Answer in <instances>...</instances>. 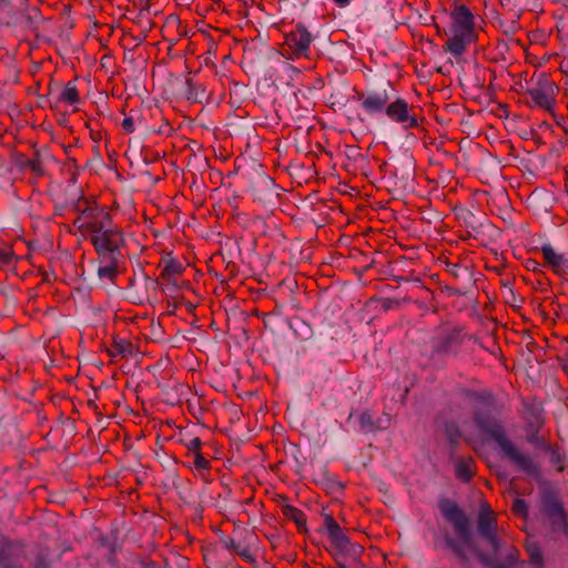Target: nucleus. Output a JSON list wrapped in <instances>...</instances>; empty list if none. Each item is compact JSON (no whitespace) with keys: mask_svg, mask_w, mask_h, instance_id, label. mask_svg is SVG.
Segmentation results:
<instances>
[{"mask_svg":"<svg viewBox=\"0 0 568 568\" xmlns=\"http://www.w3.org/2000/svg\"><path fill=\"white\" fill-rule=\"evenodd\" d=\"M74 225L89 235L98 257L123 256L121 248L125 243L124 234L113 223L109 213L95 207H87L74 220Z\"/></svg>","mask_w":568,"mask_h":568,"instance_id":"nucleus-1","label":"nucleus"},{"mask_svg":"<svg viewBox=\"0 0 568 568\" xmlns=\"http://www.w3.org/2000/svg\"><path fill=\"white\" fill-rule=\"evenodd\" d=\"M475 422L481 432L495 440L499 455L504 459L513 464L517 470L534 478L539 477V465L534 457L510 440L504 428L490 414L478 412L475 415Z\"/></svg>","mask_w":568,"mask_h":568,"instance_id":"nucleus-2","label":"nucleus"},{"mask_svg":"<svg viewBox=\"0 0 568 568\" xmlns=\"http://www.w3.org/2000/svg\"><path fill=\"white\" fill-rule=\"evenodd\" d=\"M474 40V20L471 12L460 6L452 13V36L446 42L447 50L458 57Z\"/></svg>","mask_w":568,"mask_h":568,"instance_id":"nucleus-3","label":"nucleus"},{"mask_svg":"<svg viewBox=\"0 0 568 568\" xmlns=\"http://www.w3.org/2000/svg\"><path fill=\"white\" fill-rule=\"evenodd\" d=\"M440 510L444 517L454 526L455 531L460 539V541L450 540L449 546L463 561H466L467 557L464 547L467 546L475 550L471 541L469 520L464 511L452 501L443 503L440 505Z\"/></svg>","mask_w":568,"mask_h":568,"instance_id":"nucleus-4","label":"nucleus"},{"mask_svg":"<svg viewBox=\"0 0 568 568\" xmlns=\"http://www.w3.org/2000/svg\"><path fill=\"white\" fill-rule=\"evenodd\" d=\"M557 91V85L545 73L532 77L526 89L534 104L547 111L552 110Z\"/></svg>","mask_w":568,"mask_h":568,"instance_id":"nucleus-5","label":"nucleus"},{"mask_svg":"<svg viewBox=\"0 0 568 568\" xmlns=\"http://www.w3.org/2000/svg\"><path fill=\"white\" fill-rule=\"evenodd\" d=\"M415 110L416 106L409 104L405 99L396 98L394 101H389L385 115L389 121L399 124L403 130L407 131L419 125Z\"/></svg>","mask_w":568,"mask_h":568,"instance_id":"nucleus-6","label":"nucleus"},{"mask_svg":"<svg viewBox=\"0 0 568 568\" xmlns=\"http://www.w3.org/2000/svg\"><path fill=\"white\" fill-rule=\"evenodd\" d=\"M478 534L490 545L494 551L500 549L501 541L497 536V521L487 504H483L479 509Z\"/></svg>","mask_w":568,"mask_h":568,"instance_id":"nucleus-7","label":"nucleus"},{"mask_svg":"<svg viewBox=\"0 0 568 568\" xmlns=\"http://www.w3.org/2000/svg\"><path fill=\"white\" fill-rule=\"evenodd\" d=\"M362 109L369 115L377 113H386V109L390 101L386 90L369 91L358 95Z\"/></svg>","mask_w":568,"mask_h":568,"instance_id":"nucleus-8","label":"nucleus"},{"mask_svg":"<svg viewBox=\"0 0 568 568\" xmlns=\"http://www.w3.org/2000/svg\"><path fill=\"white\" fill-rule=\"evenodd\" d=\"M312 42V36L303 26H297L286 36L285 45L295 58L306 57Z\"/></svg>","mask_w":568,"mask_h":568,"instance_id":"nucleus-9","label":"nucleus"},{"mask_svg":"<svg viewBox=\"0 0 568 568\" xmlns=\"http://www.w3.org/2000/svg\"><path fill=\"white\" fill-rule=\"evenodd\" d=\"M540 251L544 260L556 274L568 275V257L565 254L558 253L550 244H544Z\"/></svg>","mask_w":568,"mask_h":568,"instance_id":"nucleus-10","label":"nucleus"},{"mask_svg":"<svg viewBox=\"0 0 568 568\" xmlns=\"http://www.w3.org/2000/svg\"><path fill=\"white\" fill-rule=\"evenodd\" d=\"M463 343L462 331L454 328L440 337L435 345L436 352L443 354H456Z\"/></svg>","mask_w":568,"mask_h":568,"instance_id":"nucleus-11","label":"nucleus"},{"mask_svg":"<svg viewBox=\"0 0 568 568\" xmlns=\"http://www.w3.org/2000/svg\"><path fill=\"white\" fill-rule=\"evenodd\" d=\"M324 526L329 540L332 541L336 549L346 547L348 545L349 538L344 534L341 526L331 515H325Z\"/></svg>","mask_w":568,"mask_h":568,"instance_id":"nucleus-12","label":"nucleus"},{"mask_svg":"<svg viewBox=\"0 0 568 568\" xmlns=\"http://www.w3.org/2000/svg\"><path fill=\"white\" fill-rule=\"evenodd\" d=\"M123 256H105L99 257L100 266L98 267V275L100 278L113 280L119 270V264Z\"/></svg>","mask_w":568,"mask_h":568,"instance_id":"nucleus-13","label":"nucleus"},{"mask_svg":"<svg viewBox=\"0 0 568 568\" xmlns=\"http://www.w3.org/2000/svg\"><path fill=\"white\" fill-rule=\"evenodd\" d=\"M544 511L550 517L555 524L565 525V511L562 505L554 497L544 499Z\"/></svg>","mask_w":568,"mask_h":568,"instance_id":"nucleus-14","label":"nucleus"},{"mask_svg":"<svg viewBox=\"0 0 568 568\" xmlns=\"http://www.w3.org/2000/svg\"><path fill=\"white\" fill-rule=\"evenodd\" d=\"M182 271V265L176 261H169L165 263L161 276L169 285L178 287L176 275Z\"/></svg>","mask_w":568,"mask_h":568,"instance_id":"nucleus-15","label":"nucleus"},{"mask_svg":"<svg viewBox=\"0 0 568 568\" xmlns=\"http://www.w3.org/2000/svg\"><path fill=\"white\" fill-rule=\"evenodd\" d=\"M59 101L65 102L70 105L77 104L79 102V93L75 85L69 82L60 92Z\"/></svg>","mask_w":568,"mask_h":568,"instance_id":"nucleus-16","label":"nucleus"},{"mask_svg":"<svg viewBox=\"0 0 568 568\" xmlns=\"http://www.w3.org/2000/svg\"><path fill=\"white\" fill-rule=\"evenodd\" d=\"M473 460L471 459H463L459 460L456 465V475L463 481H468L473 477Z\"/></svg>","mask_w":568,"mask_h":568,"instance_id":"nucleus-17","label":"nucleus"},{"mask_svg":"<svg viewBox=\"0 0 568 568\" xmlns=\"http://www.w3.org/2000/svg\"><path fill=\"white\" fill-rule=\"evenodd\" d=\"M283 513L286 518L293 520L298 527H302L306 524V518H305L304 513L294 506L286 505L283 508Z\"/></svg>","mask_w":568,"mask_h":568,"instance_id":"nucleus-18","label":"nucleus"},{"mask_svg":"<svg viewBox=\"0 0 568 568\" xmlns=\"http://www.w3.org/2000/svg\"><path fill=\"white\" fill-rule=\"evenodd\" d=\"M339 552L349 556L352 559L356 560L359 558L363 552V547L356 542H351L348 539V545L346 547H342L337 549Z\"/></svg>","mask_w":568,"mask_h":568,"instance_id":"nucleus-19","label":"nucleus"},{"mask_svg":"<svg viewBox=\"0 0 568 568\" xmlns=\"http://www.w3.org/2000/svg\"><path fill=\"white\" fill-rule=\"evenodd\" d=\"M234 551L246 562H256V558L247 545L240 544L239 546H234Z\"/></svg>","mask_w":568,"mask_h":568,"instance_id":"nucleus-20","label":"nucleus"},{"mask_svg":"<svg viewBox=\"0 0 568 568\" xmlns=\"http://www.w3.org/2000/svg\"><path fill=\"white\" fill-rule=\"evenodd\" d=\"M114 354L124 356L132 354V344L125 339H115L113 343Z\"/></svg>","mask_w":568,"mask_h":568,"instance_id":"nucleus-21","label":"nucleus"},{"mask_svg":"<svg viewBox=\"0 0 568 568\" xmlns=\"http://www.w3.org/2000/svg\"><path fill=\"white\" fill-rule=\"evenodd\" d=\"M513 511L518 516L526 517L528 514V506L526 501L521 498H515L513 503Z\"/></svg>","mask_w":568,"mask_h":568,"instance_id":"nucleus-22","label":"nucleus"},{"mask_svg":"<svg viewBox=\"0 0 568 568\" xmlns=\"http://www.w3.org/2000/svg\"><path fill=\"white\" fill-rule=\"evenodd\" d=\"M358 420L362 430L368 432L373 429L374 423L372 415L368 412L362 413Z\"/></svg>","mask_w":568,"mask_h":568,"instance_id":"nucleus-23","label":"nucleus"},{"mask_svg":"<svg viewBox=\"0 0 568 568\" xmlns=\"http://www.w3.org/2000/svg\"><path fill=\"white\" fill-rule=\"evenodd\" d=\"M193 464L196 469L205 470L210 468V462L203 457L201 453H196L193 456Z\"/></svg>","mask_w":568,"mask_h":568,"instance_id":"nucleus-24","label":"nucleus"},{"mask_svg":"<svg viewBox=\"0 0 568 568\" xmlns=\"http://www.w3.org/2000/svg\"><path fill=\"white\" fill-rule=\"evenodd\" d=\"M527 439L529 443H531L538 447H541L542 449L551 448V445L548 444L542 437H539L537 434H530Z\"/></svg>","mask_w":568,"mask_h":568,"instance_id":"nucleus-25","label":"nucleus"},{"mask_svg":"<svg viewBox=\"0 0 568 568\" xmlns=\"http://www.w3.org/2000/svg\"><path fill=\"white\" fill-rule=\"evenodd\" d=\"M27 166L30 168L31 171L37 175H41L43 173L40 160L38 158L28 160Z\"/></svg>","mask_w":568,"mask_h":568,"instance_id":"nucleus-26","label":"nucleus"},{"mask_svg":"<svg viewBox=\"0 0 568 568\" xmlns=\"http://www.w3.org/2000/svg\"><path fill=\"white\" fill-rule=\"evenodd\" d=\"M201 446L202 442L199 437H194L186 443V448L193 454L200 453Z\"/></svg>","mask_w":568,"mask_h":568,"instance_id":"nucleus-27","label":"nucleus"},{"mask_svg":"<svg viewBox=\"0 0 568 568\" xmlns=\"http://www.w3.org/2000/svg\"><path fill=\"white\" fill-rule=\"evenodd\" d=\"M122 129L126 133H132L135 130V120L133 116H125L122 121Z\"/></svg>","mask_w":568,"mask_h":568,"instance_id":"nucleus-28","label":"nucleus"},{"mask_svg":"<svg viewBox=\"0 0 568 568\" xmlns=\"http://www.w3.org/2000/svg\"><path fill=\"white\" fill-rule=\"evenodd\" d=\"M545 450H546V452H548V453L550 454V460H551V463H554V464H556V465L560 464V462H561V455H560V453H559L558 448H556V447H552V446H551V448H550V449H545Z\"/></svg>","mask_w":568,"mask_h":568,"instance_id":"nucleus-29","label":"nucleus"},{"mask_svg":"<svg viewBox=\"0 0 568 568\" xmlns=\"http://www.w3.org/2000/svg\"><path fill=\"white\" fill-rule=\"evenodd\" d=\"M529 552H530V559L534 564H536L537 566H540L541 562H542V557H541V554L538 549H531L529 548Z\"/></svg>","mask_w":568,"mask_h":568,"instance_id":"nucleus-30","label":"nucleus"},{"mask_svg":"<svg viewBox=\"0 0 568 568\" xmlns=\"http://www.w3.org/2000/svg\"><path fill=\"white\" fill-rule=\"evenodd\" d=\"M447 272L456 277L459 276L460 266L454 263L447 264Z\"/></svg>","mask_w":568,"mask_h":568,"instance_id":"nucleus-31","label":"nucleus"},{"mask_svg":"<svg viewBox=\"0 0 568 568\" xmlns=\"http://www.w3.org/2000/svg\"><path fill=\"white\" fill-rule=\"evenodd\" d=\"M351 1L352 0H334V2L341 8L347 7L351 3Z\"/></svg>","mask_w":568,"mask_h":568,"instance_id":"nucleus-32","label":"nucleus"},{"mask_svg":"<svg viewBox=\"0 0 568 568\" xmlns=\"http://www.w3.org/2000/svg\"><path fill=\"white\" fill-rule=\"evenodd\" d=\"M239 545H240V542H235L233 539H230V540L225 541V547L230 548V549H233V550H234V546H239Z\"/></svg>","mask_w":568,"mask_h":568,"instance_id":"nucleus-33","label":"nucleus"},{"mask_svg":"<svg viewBox=\"0 0 568 568\" xmlns=\"http://www.w3.org/2000/svg\"><path fill=\"white\" fill-rule=\"evenodd\" d=\"M2 255H3V261H4L6 263H9V262H10V258H11V254H10V253H8V252H4V253H2Z\"/></svg>","mask_w":568,"mask_h":568,"instance_id":"nucleus-34","label":"nucleus"},{"mask_svg":"<svg viewBox=\"0 0 568 568\" xmlns=\"http://www.w3.org/2000/svg\"><path fill=\"white\" fill-rule=\"evenodd\" d=\"M477 555H478L479 559H480L485 565H489V562H488L487 558H486L483 554L477 552Z\"/></svg>","mask_w":568,"mask_h":568,"instance_id":"nucleus-35","label":"nucleus"}]
</instances>
